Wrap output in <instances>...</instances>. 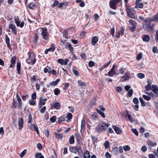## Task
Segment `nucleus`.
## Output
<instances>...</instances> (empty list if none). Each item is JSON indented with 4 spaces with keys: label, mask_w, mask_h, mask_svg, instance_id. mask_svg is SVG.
Here are the masks:
<instances>
[{
    "label": "nucleus",
    "mask_w": 158,
    "mask_h": 158,
    "mask_svg": "<svg viewBox=\"0 0 158 158\" xmlns=\"http://www.w3.org/2000/svg\"><path fill=\"white\" fill-rule=\"evenodd\" d=\"M98 38L96 36L92 37V39L91 43L94 46L96 43L98 42Z\"/></svg>",
    "instance_id": "obj_17"
},
{
    "label": "nucleus",
    "mask_w": 158,
    "mask_h": 158,
    "mask_svg": "<svg viewBox=\"0 0 158 158\" xmlns=\"http://www.w3.org/2000/svg\"><path fill=\"white\" fill-rule=\"evenodd\" d=\"M153 21L152 18L150 17H148L145 20L144 22L146 23H150V24Z\"/></svg>",
    "instance_id": "obj_25"
},
{
    "label": "nucleus",
    "mask_w": 158,
    "mask_h": 158,
    "mask_svg": "<svg viewBox=\"0 0 158 158\" xmlns=\"http://www.w3.org/2000/svg\"><path fill=\"white\" fill-rule=\"evenodd\" d=\"M142 56V53L140 52L139 53L137 56L136 59L138 60H139L141 59Z\"/></svg>",
    "instance_id": "obj_53"
},
{
    "label": "nucleus",
    "mask_w": 158,
    "mask_h": 158,
    "mask_svg": "<svg viewBox=\"0 0 158 158\" xmlns=\"http://www.w3.org/2000/svg\"><path fill=\"white\" fill-rule=\"evenodd\" d=\"M121 0H110V7L114 9H116V5L121 1Z\"/></svg>",
    "instance_id": "obj_4"
},
{
    "label": "nucleus",
    "mask_w": 158,
    "mask_h": 158,
    "mask_svg": "<svg viewBox=\"0 0 158 158\" xmlns=\"http://www.w3.org/2000/svg\"><path fill=\"white\" fill-rule=\"evenodd\" d=\"M133 102L135 104H138L139 103L138 99L136 97L134 98L133 100Z\"/></svg>",
    "instance_id": "obj_61"
},
{
    "label": "nucleus",
    "mask_w": 158,
    "mask_h": 158,
    "mask_svg": "<svg viewBox=\"0 0 158 158\" xmlns=\"http://www.w3.org/2000/svg\"><path fill=\"white\" fill-rule=\"evenodd\" d=\"M47 99L46 98H43L41 97L40 99V102L38 104V106L40 108H41L42 106L46 103Z\"/></svg>",
    "instance_id": "obj_7"
},
{
    "label": "nucleus",
    "mask_w": 158,
    "mask_h": 158,
    "mask_svg": "<svg viewBox=\"0 0 158 158\" xmlns=\"http://www.w3.org/2000/svg\"><path fill=\"white\" fill-rule=\"evenodd\" d=\"M70 151L72 153H76V147H72L69 148Z\"/></svg>",
    "instance_id": "obj_39"
},
{
    "label": "nucleus",
    "mask_w": 158,
    "mask_h": 158,
    "mask_svg": "<svg viewBox=\"0 0 158 158\" xmlns=\"http://www.w3.org/2000/svg\"><path fill=\"white\" fill-rule=\"evenodd\" d=\"M105 148H108L109 146L110 143L108 141H106L104 144Z\"/></svg>",
    "instance_id": "obj_54"
},
{
    "label": "nucleus",
    "mask_w": 158,
    "mask_h": 158,
    "mask_svg": "<svg viewBox=\"0 0 158 158\" xmlns=\"http://www.w3.org/2000/svg\"><path fill=\"white\" fill-rule=\"evenodd\" d=\"M27 152V150L26 149L24 150L20 154V156L21 157H23L25 155Z\"/></svg>",
    "instance_id": "obj_59"
},
{
    "label": "nucleus",
    "mask_w": 158,
    "mask_h": 158,
    "mask_svg": "<svg viewBox=\"0 0 158 158\" xmlns=\"http://www.w3.org/2000/svg\"><path fill=\"white\" fill-rule=\"evenodd\" d=\"M66 48H69L70 52H72L73 50V48L72 47V45L69 43H67L66 45Z\"/></svg>",
    "instance_id": "obj_31"
},
{
    "label": "nucleus",
    "mask_w": 158,
    "mask_h": 158,
    "mask_svg": "<svg viewBox=\"0 0 158 158\" xmlns=\"http://www.w3.org/2000/svg\"><path fill=\"white\" fill-rule=\"evenodd\" d=\"M151 89L156 96L158 95V87L156 85H152Z\"/></svg>",
    "instance_id": "obj_13"
},
{
    "label": "nucleus",
    "mask_w": 158,
    "mask_h": 158,
    "mask_svg": "<svg viewBox=\"0 0 158 158\" xmlns=\"http://www.w3.org/2000/svg\"><path fill=\"white\" fill-rule=\"evenodd\" d=\"M50 120L52 123L55 122L56 120V117L55 116H54L51 117L50 118Z\"/></svg>",
    "instance_id": "obj_49"
},
{
    "label": "nucleus",
    "mask_w": 158,
    "mask_h": 158,
    "mask_svg": "<svg viewBox=\"0 0 158 158\" xmlns=\"http://www.w3.org/2000/svg\"><path fill=\"white\" fill-rule=\"evenodd\" d=\"M153 25L154 24H153L151 26V24L150 23H145L143 24V27L145 30L148 31V30L149 29H151L152 27V25Z\"/></svg>",
    "instance_id": "obj_14"
},
{
    "label": "nucleus",
    "mask_w": 158,
    "mask_h": 158,
    "mask_svg": "<svg viewBox=\"0 0 158 158\" xmlns=\"http://www.w3.org/2000/svg\"><path fill=\"white\" fill-rule=\"evenodd\" d=\"M31 99L34 100L36 98V93H35L32 94L31 96Z\"/></svg>",
    "instance_id": "obj_62"
},
{
    "label": "nucleus",
    "mask_w": 158,
    "mask_h": 158,
    "mask_svg": "<svg viewBox=\"0 0 158 158\" xmlns=\"http://www.w3.org/2000/svg\"><path fill=\"white\" fill-rule=\"evenodd\" d=\"M21 63L20 62H17V63L16 67L17 73L19 74H21Z\"/></svg>",
    "instance_id": "obj_22"
},
{
    "label": "nucleus",
    "mask_w": 158,
    "mask_h": 158,
    "mask_svg": "<svg viewBox=\"0 0 158 158\" xmlns=\"http://www.w3.org/2000/svg\"><path fill=\"white\" fill-rule=\"evenodd\" d=\"M130 75L129 73H126L125 75L122 77L121 79V81H124L128 80L130 78Z\"/></svg>",
    "instance_id": "obj_8"
},
{
    "label": "nucleus",
    "mask_w": 158,
    "mask_h": 158,
    "mask_svg": "<svg viewBox=\"0 0 158 158\" xmlns=\"http://www.w3.org/2000/svg\"><path fill=\"white\" fill-rule=\"evenodd\" d=\"M54 3L51 5V6L53 7H54L58 5L59 4V2L56 0H54Z\"/></svg>",
    "instance_id": "obj_50"
},
{
    "label": "nucleus",
    "mask_w": 158,
    "mask_h": 158,
    "mask_svg": "<svg viewBox=\"0 0 158 158\" xmlns=\"http://www.w3.org/2000/svg\"><path fill=\"white\" fill-rule=\"evenodd\" d=\"M147 143L148 145L150 147H153L156 146L157 145V143L156 142L151 140L148 141L147 142Z\"/></svg>",
    "instance_id": "obj_18"
},
{
    "label": "nucleus",
    "mask_w": 158,
    "mask_h": 158,
    "mask_svg": "<svg viewBox=\"0 0 158 158\" xmlns=\"http://www.w3.org/2000/svg\"><path fill=\"white\" fill-rule=\"evenodd\" d=\"M32 120V117L31 114L29 113L28 114V123H31Z\"/></svg>",
    "instance_id": "obj_56"
},
{
    "label": "nucleus",
    "mask_w": 158,
    "mask_h": 158,
    "mask_svg": "<svg viewBox=\"0 0 158 158\" xmlns=\"http://www.w3.org/2000/svg\"><path fill=\"white\" fill-rule=\"evenodd\" d=\"M60 81V79H57L55 81H53L52 82H51L50 84V85H51V86H56L57 85L59 82Z\"/></svg>",
    "instance_id": "obj_28"
},
{
    "label": "nucleus",
    "mask_w": 158,
    "mask_h": 158,
    "mask_svg": "<svg viewBox=\"0 0 158 158\" xmlns=\"http://www.w3.org/2000/svg\"><path fill=\"white\" fill-rule=\"evenodd\" d=\"M28 7L30 9H34L36 7V4L34 2H31L28 5Z\"/></svg>",
    "instance_id": "obj_19"
},
{
    "label": "nucleus",
    "mask_w": 158,
    "mask_h": 158,
    "mask_svg": "<svg viewBox=\"0 0 158 158\" xmlns=\"http://www.w3.org/2000/svg\"><path fill=\"white\" fill-rule=\"evenodd\" d=\"M79 85L81 87L85 86L86 84L85 83L82 81L81 80H79L78 81Z\"/></svg>",
    "instance_id": "obj_38"
},
{
    "label": "nucleus",
    "mask_w": 158,
    "mask_h": 158,
    "mask_svg": "<svg viewBox=\"0 0 158 158\" xmlns=\"http://www.w3.org/2000/svg\"><path fill=\"white\" fill-rule=\"evenodd\" d=\"M152 19L153 21L156 22H158V12L156 15L152 17Z\"/></svg>",
    "instance_id": "obj_34"
},
{
    "label": "nucleus",
    "mask_w": 158,
    "mask_h": 158,
    "mask_svg": "<svg viewBox=\"0 0 158 158\" xmlns=\"http://www.w3.org/2000/svg\"><path fill=\"white\" fill-rule=\"evenodd\" d=\"M9 27L10 29H11L12 33H13L15 35L17 34V31L15 25L10 24L9 25Z\"/></svg>",
    "instance_id": "obj_11"
},
{
    "label": "nucleus",
    "mask_w": 158,
    "mask_h": 158,
    "mask_svg": "<svg viewBox=\"0 0 158 158\" xmlns=\"http://www.w3.org/2000/svg\"><path fill=\"white\" fill-rule=\"evenodd\" d=\"M112 152L114 154L117 155L118 153V147H115L113 148L112 150Z\"/></svg>",
    "instance_id": "obj_41"
},
{
    "label": "nucleus",
    "mask_w": 158,
    "mask_h": 158,
    "mask_svg": "<svg viewBox=\"0 0 158 158\" xmlns=\"http://www.w3.org/2000/svg\"><path fill=\"white\" fill-rule=\"evenodd\" d=\"M143 97L144 99L147 101H149L151 98L150 96H148L144 94L143 95Z\"/></svg>",
    "instance_id": "obj_44"
},
{
    "label": "nucleus",
    "mask_w": 158,
    "mask_h": 158,
    "mask_svg": "<svg viewBox=\"0 0 158 158\" xmlns=\"http://www.w3.org/2000/svg\"><path fill=\"white\" fill-rule=\"evenodd\" d=\"M155 40H156L157 42L158 41V30L156 31L155 35Z\"/></svg>",
    "instance_id": "obj_63"
},
{
    "label": "nucleus",
    "mask_w": 158,
    "mask_h": 158,
    "mask_svg": "<svg viewBox=\"0 0 158 158\" xmlns=\"http://www.w3.org/2000/svg\"><path fill=\"white\" fill-rule=\"evenodd\" d=\"M126 11L127 14H128L132 12L133 10V9L130 6H128L127 5H126Z\"/></svg>",
    "instance_id": "obj_27"
},
{
    "label": "nucleus",
    "mask_w": 158,
    "mask_h": 158,
    "mask_svg": "<svg viewBox=\"0 0 158 158\" xmlns=\"http://www.w3.org/2000/svg\"><path fill=\"white\" fill-rule=\"evenodd\" d=\"M131 131L132 132L134 133L136 135L138 136V132L135 129H132Z\"/></svg>",
    "instance_id": "obj_60"
},
{
    "label": "nucleus",
    "mask_w": 158,
    "mask_h": 158,
    "mask_svg": "<svg viewBox=\"0 0 158 158\" xmlns=\"http://www.w3.org/2000/svg\"><path fill=\"white\" fill-rule=\"evenodd\" d=\"M127 15L130 17L132 18H135V14L132 13V12L130 13Z\"/></svg>",
    "instance_id": "obj_43"
},
{
    "label": "nucleus",
    "mask_w": 158,
    "mask_h": 158,
    "mask_svg": "<svg viewBox=\"0 0 158 158\" xmlns=\"http://www.w3.org/2000/svg\"><path fill=\"white\" fill-rule=\"evenodd\" d=\"M65 117L66 118H67V122H69L72 118L73 115L71 113H69Z\"/></svg>",
    "instance_id": "obj_24"
},
{
    "label": "nucleus",
    "mask_w": 158,
    "mask_h": 158,
    "mask_svg": "<svg viewBox=\"0 0 158 158\" xmlns=\"http://www.w3.org/2000/svg\"><path fill=\"white\" fill-rule=\"evenodd\" d=\"M69 142L71 144H73L74 143V136L73 135L70 136L69 139Z\"/></svg>",
    "instance_id": "obj_32"
},
{
    "label": "nucleus",
    "mask_w": 158,
    "mask_h": 158,
    "mask_svg": "<svg viewBox=\"0 0 158 158\" xmlns=\"http://www.w3.org/2000/svg\"><path fill=\"white\" fill-rule=\"evenodd\" d=\"M60 93V90L58 88H56L54 90V94L56 95H58Z\"/></svg>",
    "instance_id": "obj_40"
},
{
    "label": "nucleus",
    "mask_w": 158,
    "mask_h": 158,
    "mask_svg": "<svg viewBox=\"0 0 158 158\" xmlns=\"http://www.w3.org/2000/svg\"><path fill=\"white\" fill-rule=\"evenodd\" d=\"M150 39V38L148 35H145L143 36L142 40L144 41L148 42L149 41Z\"/></svg>",
    "instance_id": "obj_23"
},
{
    "label": "nucleus",
    "mask_w": 158,
    "mask_h": 158,
    "mask_svg": "<svg viewBox=\"0 0 158 158\" xmlns=\"http://www.w3.org/2000/svg\"><path fill=\"white\" fill-rule=\"evenodd\" d=\"M97 111L98 112V113L102 117H103L104 118H105L106 116L104 114V113L102 112L101 110H98V109H97Z\"/></svg>",
    "instance_id": "obj_35"
},
{
    "label": "nucleus",
    "mask_w": 158,
    "mask_h": 158,
    "mask_svg": "<svg viewBox=\"0 0 158 158\" xmlns=\"http://www.w3.org/2000/svg\"><path fill=\"white\" fill-rule=\"evenodd\" d=\"M16 57L15 56H13L10 61V62H12L15 64L16 63Z\"/></svg>",
    "instance_id": "obj_51"
},
{
    "label": "nucleus",
    "mask_w": 158,
    "mask_h": 158,
    "mask_svg": "<svg viewBox=\"0 0 158 158\" xmlns=\"http://www.w3.org/2000/svg\"><path fill=\"white\" fill-rule=\"evenodd\" d=\"M129 22L131 25V26H128L130 30L132 31H134L135 30L136 27V23L132 19L129 20Z\"/></svg>",
    "instance_id": "obj_3"
},
{
    "label": "nucleus",
    "mask_w": 158,
    "mask_h": 158,
    "mask_svg": "<svg viewBox=\"0 0 158 158\" xmlns=\"http://www.w3.org/2000/svg\"><path fill=\"white\" fill-rule=\"evenodd\" d=\"M110 126L109 123L106 124L104 123H102L99 124L96 127V130L97 132L100 133L106 131Z\"/></svg>",
    "instance_id": "obj_2"
},
{
    "label": "nucleus",
    "mask_w": 158,
    "mask_h": 158,
    "mask_svg": "<svg viewBox=\"0 0 158 158\" xmlns=\"http://www.w3.org/2000/svg\"><path fill=\"white\" fill-rule=\"evenodd\" d=\"M29 103L30 105H34L35 104V102L34 100L31 99L29 100Z\"/></svg>",
    "instance_id": "obj_58"
},
{
    "label": "nucleus",
    "mask_w": 158,
    "mask_h": 158,
    "mask_svg": "<svg viewBox=\"0 0 158 158\" xmlns=\"http://www.w3.org/2000/svg\"><path fill=\"white\" fill-rule=\"evenodd\" d=\"M139 100L140 102L141 103V105L142 106H145V104L142 98H139Z\"/></svg>",
    "instance_id": "obj_47"
},
{
    "label": "nucleus",
    "mask_w": 158,
    "mask_h": 158,
    "mask_svg": "<svg viewBox=\"0 0 158 158\" xmlns=\"http://www.w3.org/2000/svg\"><path fill=\"white\" fill-rule=\"evenodd\" d=\"M85 119L83 118L82 119L81 122V132L82 131H84L85 129Z\"/></svg>",
    "instance_id": "obj_20"
},
{
    "label": "nucleus",
    "mask_w": 158,
    "mask_h": 158,
    "mask_svg": "<svg viewBox=\"0 0 158 158\" xmlns=\"http://www.w3.org/2000/svg\"><path fill=\"white\" fill-rule=\"evenodd\" d=\"M123 148L125 151H129L131 149L130 147L128 145L123 146Z\"/></svg>",
    "instance_id": "obj_45"
},
{
    "label": "nucleus",
    "mask_w": 158,
    "mask_h": 158,
    "mask_svg": "<svg viewBox=\"0 0 158 158\" xmlns=\"http://www.w3.org/2000/svg\"><path fill=\"white\" fill-rule=\"evenodd\" d=\"M112 127L116 134H120L122 133V131L119 127H117L116 125L113 126Z\"/></svg>",
    "instance_id": "obj_15"
},
{
    "label": "nucleus",
    "mask_w": 158,
    "mask_h": 158,
    "mask_svg": "<svg viewBox=\"0 0 158 158\" xmlns=\"http://www.w3.org/2000/svg\"><path fill=\"white\" fill-rule=\"evenodd\" d=\"M5 40L6 42L7 45V47H8L9 49H11V47L10 43V39L9 37L7 35L6 36Z\"/></svg>",
    "instance_id": "obj_21"
},
{
    "label": "nucleus",
    "mask_w": 158,
    "mask_h": 158,
    "mask_svg": "<svg viewBox=\"0 0 158 158\" xmlns=\"http://www.w3.org/2000/svg\"><path fill=\"white\" fill-rule=\"evenodd\" d=\"M57 62L60 63L61 65H63L64 64V60L62 59H59L57 60Z\"/></svg>",
    "instance_id": "obj_55"
},
{
    "label": "nucleus",
    "mask_w": 158,
    "mask_h": 158,
    "mask_svg": "<svg viewBox=\"0 0 158 158\" xmlns=\"http://www.w3.org/2000/svg\"><path fill=\"white\" fill-rule=\"evenodd\" d=\"M12 124V127L13 128V129H15L17 127V124L15 122H13Z\"/></svg>",
    "instance_id": "obj_64"
},
{
    "label": "nucleus",
    "mask_w": 158,
    "mask_h": 158,
    "mask_svg": "<svg viewBox=\"0 0 158 158\" xmlns=\"http://www.w3.org/2000/svg\"><path fill=\"white\" fill-rule=\"evenodd\" d=\"M28 58L26 59L27 63L30 65H34L36 62V55L33 52L29 51L27 53Z\"/></svg>",
    "instance_id": "obj_1"
},
{
    "label": "nucleus",
    "mask_w": 158,
    "mask_h": 158,
    "mask_svg": "<svg viewBox=\"0 0 158 158\" xmlns=\"http://www.w3.org/2000/svg\"><path fill=\"white\" fill-rule=\"evenodd\" d=\"M51 106L54 108L58 110L60 108L61 105L58 102H55L52 104Z\"/></svg>",
    "instance_id": "obj_9"
},
{
    "label": "nucleus",
    "mask_w": 158,
    "mask_h": 158,
    "mask_svg": "<svg viewBox=\"0 0 158 158\" xmlns=\"http://www.w3.org/2000/svg\"><path fill=\"white\" fill-rule=\"evenodd\" d=\"M39 38V35L37 34L36 33L34 34L33 42L35 44H37Z\"/></svg>",
    "instance_id": "obj_26"
},
{
    "label": "nucleus",
    "mask_w": 158,
    "mask_h": 158,
    "mask_svg": "<svg viewBox=\"0 0 158 158\" xmlns=\"http://www.w3.org/2000/svg\"><path fill=\"white\" fill-rule=\"evenodd\" d=\"M54 134L55 135V137L57 139L62 138L63 135L61 134H58L57 133H55Z\"/></svg>",
    "instance_id": "obj_37"
},
{
    "label": "nucleus",
    "mask_w": 158,
    "mask_h": 158,
    "mask_svg": "<svg viewBox=\"0 0 158 158\" xmlns=\"http://www.w3.org/2000/svg\"><path fill=\"white\" fill-rule=\"evenodd\" d=\"M116 74V73L115 71H113L112 70H110L108 73L109 76L110 77L113 76L114 75H115Z\"/></svg>",
    "instance_id": "obj_33"
},
{
    "label": "nucleus",
    "mask_w": 158,
    "mask_h": 158,
    "mask_svg": "<svg viewBox=\"0 0 158 158\" xmlns=\"http://www.w3.org/2000/svg\"><path fill=\"white\" fill-rule=\"evenodd\" d=\"M24 122L23 118H20L18 119V126L19 129L20 130L23 127Z\"/></svg>",
    "instance_id": "obj_10"
},
{
    "label": "nucleus",
    "mask_w": 158,
    "mask_h": 158,
    "mask_svg": "<svg viewBox=\"0 0 158 158\" xmlns=\"http://www.w3.org/2000/svg\"><path fill=\"white\" fill-rule=\"evenodd\" d=\"M137 76L140 79H142L144 77L145 75L143 74L142 73H138Z\"/></svg>",
    "instance_id": "obj_52"
},
{
    "label": "nucleus",
    "mask_w": 158,
    "mask_h": 158,
    "mask_svg": "<svg viewBox=\"0 0 158 158\" xmlns=\"http://www.w3.org/2000/svg\"><path fill=\"white\" fill-rule=\"evenodd\" d=\"M65 118V117L64 115H62L58 119V123H59L62 122L64 121Z\"/></svg>",
    "instance_id": "obj_30"
},
{
    "label": "nucleus",
    "mask_w": 158,
    "mask_h": 158,
    "mask_svg": "<svg viewBox=\"0 0 158 158\" xmlns=\"http://www.w3.org/2000/svg\"><path fill=\"white\" fill-rule=\"evenodd\" d=\"M133 93V90L132 89H130L129 90L128 92V95L129 97H131Z\"/></svg>",
    "instance_id": "obj_57"
},
{
    "label": "nucleus",
    "mask_w": 158,
    "mask_h": 158,
    "mask_svg": "<svg viewBox=\"0 0 158 158\" xmlns=\"http://www.w3.org/2000/svg\"><path fill=\"white\" fill-rule=\"evenodd\" d=\"M127 115L128 117L129 120L130 122H132L133 121V119L131 116V115L128 112H127Z\"/></svg>",
    "instance_id": "obj_48"
},
{
    "label": "nucleus",
    "mask_w": 158,
    "mask_h": 158,
    "mask_svg": "<svg viewBox=\"0 0 158 158\" xmlns=\"http://www.w3.org/2000/svg\"><path fill=\"white\" fill-rule=\"evenodd\" d=\"M84 158H90V155L88 151H86L84 153Z\"/></svg>",
    "instance_id": "obj_29"
},
{
    "label": "nucleus",
    "mask_w": 158,
    "mask_h": 158,
    "mask_svg": "<svg viewBox=\"0 0 158 158\" xmlns=\"http://www.w3.org/2000/svg\"><path fill=\"white\" fill-rule=\"evenodd\" d=\"M150 90H145L144 91V92L145 94H148L149 96L153 97L154 95V94L152 92V91H150Z\"/></svg>",
    "instance_id": "obj_36"
},
{
    "label": "nucleus",
    "mask_w": 158,
    "mask_h": 158,
    "mask_svg": "<svg viewBox=\"0 0 158 158\" xmlns=\"http://www.w3.org/2000/svg\"><path fill=\"white\" fill-rule=\"evenodd\" d=\"M88 65L89 67H93L95 65V62L92 60H90L89 61Z\"/></svg>",
    "instance_id": "obj_46"
},
{
    "label": "nucleus",
    "mask_w": 158,
    "mask_h": 158,
    "mask_svg": "<svg viewBox=\"0 0 158 158\" xmlns=\"http://www.w3.org/2000/svg\"><path fill=\"white\" fill-rule=\"evenodd\" d=\"M143 3H136L134 8H136L139 10V8H142L143 6Z\"/></svg>",
    "instance_id": "obj_16"
},
{
    "label": "nucleus",
    "mask_w": 158,
    "mask_h": 158,
    "mask_svg": "<svg viewBox=\"0 0 158 158\" xmlns=\"http://www.w3.org/2000/svg\"><path fill=\"white\" fill-rule=\"evenodd\" d=\"M15 21L17 27H20L21 28L23 27L24 24V22L23 21L20 23L18 16H15L14 17Z\"/></svg>",
    "instance_id": "obj_5"
},
{
    "label": "nucleus",
    "mask_w": 158,
    "mask_h": 158,
    "mask_svg": "<svg viewBox=\"0 0 158 158\" xmlns=\"http://www.w3.org/2000/svg\"><path fill=\"white\" fill-rule=\"evenodd\" d=\"M55 45L54 44H52V45L51 47L48 49V51H51V52H53L55 49Z\"/></svg>",
    "instance_id": "obj_42"
},
{
    "label": "nucleus",
    "mask_w": 158,
    "mask_h": 158,
    "mask_svg": "<svg viewBox=\"0 0 158 158\" xmlns=\"http://www.w3.org/2000/svg\"><path fill=\"white\" fill-rule=\"evenodd\" d=\"M75 135L76 136L77 143L79 145L82 144L80 134L79 133H75Z\"/></svg>",
    "instance_id": "obj_12"
},
{
    "label": "nucleus",
    "mask_w": 158,
    "mask_h": 158,
    "mask_svg": "<svg viewBox=\"0 0 158 158\" xmlns=\"http://www.w3.org/2000/svg\"><path fill=\"white\" fill-rule=\"evenodd\" d=\"M41 28L42 30L41 34L43 36V38L45 40H48V36L47 32V29L46 27Z\"/></svg>",
    "instance_id": "obj_6"
}]
</instances>
